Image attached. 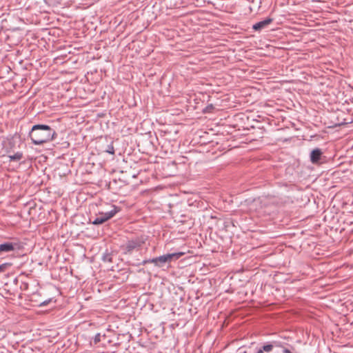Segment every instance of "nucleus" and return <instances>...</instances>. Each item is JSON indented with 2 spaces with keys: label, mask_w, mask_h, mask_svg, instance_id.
I'll return each mask as SVG.
<instances>
[{
  "label": "nucleus",
  "mask_w": 353,
  "mask_h": 353,
  "mask_svg": "<svg viewBox=\"0 0 353 353\" xmlns=\"http://www.w3.org/2000/svg\"><path fill=\"white\" fill-rule=\"evenodd\" d=\"M32 143L40 145L55 139L57 134L54 129L46 124L34 125L28 133Z\"/></svg>",
  "instance_id": "obj_1"
},
{
  "label": "nucleus",
  "mask_w": 353,
  "mask_h": 353,
  "mask_svg": "<svg viewBox=\"0 0 353 353\" xmlns=\"http://www.w3.org/2000/svg\"><path fill=\"white\" fill-rule=\"evenodd\" d=\"M285 344L280 341H267L256 347L255 353H270L274 348H282L283 353H293L292 350H294V348L292 346H290V349L287 348Z\"/></svg>",
  "instance_id": "obj_2"
},
{
  "label": "nucleus",
  "mask_w": 353,
  "mask_h": 353,
  "mask_svg": "<svg viewBox=\"0 0 353 353\" xmlns=\"http://www.w3.org/2000/svg\"><path fill=\"white\" fill-rule=\"evenodd\" d=\"M145 243L143 236H136L121 246V250L125 254H130L134 250H139Z\"/></svg>",
  "instance_id": "obj_3"
},
{
  "label": "nucleus",
  "mask_w": 353,
  "mask_h": 353,
  "mask_svg": "<svg viewBox=\"0 0 353 353\" xmlns=\"http://www.w3.org/2000/svg\"><path fill=\"white\" fill-rule=\"evenodd\" d=\"M112 209L108 212H99L97 217L94 219V220L92 221V224L94 225H100L108 220L110 219L112 217H113L117 212L120 211V208L112 205Z\"/></svg>",
  "instance_id": "obj_4"
},
{
  "label": "nucleus",
  "mask_w": 353,
  "mask_h": 353,
  "mask_svg": "<svg viewBox=\"0 0 353 353\" xmlns=\"http://www.w3.org/2000/svg\"><path fill=\"white\" fill-rule=\"evenodd\" d=\"M99 148L101 152H107L110 154H114L113 141H109L106 137L104 139V140L99 141Z\"/></svg>",
  "instance_id": "obj_5"
},
{
  "label": "nucleus",
  "mask_w": 353,
  "mask_h": 353,
  "mask_svg": "<svg viewBox=\"0 0 353 353\" xmlns=\"http://www.w3.org/2000/svg\"><path fill=\"white\" fill-rule=\"evenodd\" d=\"M19 248V245L17 243L6 242L0 244V253L10 252Z\"/></svg>",
  "instance_id": "obj_6"
},
{
  "label": "nucleus",
  "mask_w": 353,
  "mask_h": 353,
  "mask_svg": "<svg viewBox=\"0 0 353 353\" xmlns=\"http://www.w3.org/2000/svg\"><path fill=\"white\" fill-rule=\"evenodd\" d=\"M273 21V19L268 17L265 19L259 21L252 26V29L254 31L260 32L263 29L266 28Z\"/></svg>",
  "instance_id": "obj_7"
},
{
  "label": "nucleus",
  "mask_w": 353,
  "mask_h": 353,
  "mask_svg": "<svg viewBox=\"0 0 353 353\" xmlns=\"http://www.w3.org/2000/svg\"><path fill=\"white\" fill-rule=\"evenodd\" d=\"M322 152L319 148L313 150L310 153V160L312 163H319L322 158Z\"/></svg>",
  "instance_id": "obj_8"
},
{
  "label": "nucleus",
  "mask_w": 353,
  "mask_h": 353,
  "mask_svg": "<svg viewBox=\"0 0 353 353\" xmlns=\"http://www.w3.org/2000/svg\"><path fill=\"white\" fill-rule=\"evenodd\" d=\"M93 342L95 345L102 342L103 345H105V343H110V340L108 339V336L105 334H101L100 333H98L94 336Z\"/></svg>",
  "instance_id": "obj_9"
},
{
  "label": "nucleus",
  "mask_w": 353,
  "mask_h": 353,
  "mask_svg": "<svg viewBox=\"0 0 353 353\" xmlns=\"http://www.w3.org/2000/svg\"><path fill=\"white\" fill-rule=\"evenodd\" d=\"M154 265L158 268H163L168 264L165 255L153 258Z\"/></svg>",
  "instance_id": "obj_10"
},
{
  "label": "nucleus",
  "mask_w": 353,
  "mask_h": 353,
  "mask_svg": "<svg viewBox=\"0 0 353 353\" xmlns=\"http://www.w3.org/2000/svg\"><path fill=\"white\" fill-rule=\"evenodd\" d=\"M184 254L183 252H174L170 254H164L168 263H171L173 261L178 260L181 256Z\"/></svg>",
  "instance_id": "obj_11"
},
{
  "label": "nucleus",
  "mask_w": 353,
  "mask_h": 353,
  "mask_svg": "<svg viewBox=\"0 0 353 353\" xmlns=\"http://www.w3.org/2000/svg\"><path fill=\"white\" fill-rule=\"evenodd\" d=\"M10 161H19L23 158V154L22 152H17L14 154L8 155Z\"/></svg>",
  "instance_id": "obj_12"
},
{
  "label": "nucleus",
  "mask_w": 353,
  "mask_h": 353,
  "mask_svg": "<svg viewBox=\"0 0 353 353\" xmlns=\"http://www.w3.org/2000/svg\"><path fill=\"white\" fill-rule=\"evenodd\" d=\"M102 261L103 262L112 263V253L109 252L108 250H106L102 255Z\"/></svg>",
  "instance_id": "obj_13"
},
{
  "label": "nucleus",
  "mask_w": 353,
  "mask_h": 353,
  "mask_svg": "<svg viewBox=\"0 0 353 353\" xmlns=\"http://www.w3.org/2000/svg\"><path fill=\"white\" fill-rule=\"evenodd\" d=\"M52 301H53V299L50 298V299H48L42 301V302H40L37 305L39 307H44V306L48 305L50 303H51Z\"/></svg>",
  "instance_id": "obj_14"
},
{
  "label": "nucleus",
  "mask_w": 353,
  "mask_h": 353,
  "mask_svg": "<svg viewBox=\"0 0 353 353\" xmlns=\"http://www.w3.org/2000/svg\"><path fill=\"white\" fill-rule=\"evenodd\" d=\"M61 0H44V1L49 6H54L60 3Z\"/></svg>",
  "instance_id": "obj_15"
},
{
  "label": "nucleus",
  "mask_w": 353,
  "mask_h": 353,
  "mask_svg": "<svg viewBox=\"0 0 353 353\" xmlns=\"http://www.w3.org/2000/svg\"><path fill=\"white\" fill-rule=\"evenodd\" d=\"M147 263H154V261H153V258L152 259H145V260H143L141 264L142 265H145Z\"/></svg>",
  "instance_id": "obj_16"
},
{
  "label": "nucleus",
  "mask_w": 353,
  "mask_h": 353,
  "mask_svg": "<svg viewBox=\"0 0 353 353\" xmlns=\"http://www.w3.org/2000/svg\"><path fill=\"white\" fill-rule=\"evenodd\" d=\"M5 266H6V264H2L0 265V272L3 271Z\"/></svg>",
  "instance_id": "obj_17"
},
{
  "label": "nucleus",
  "mask_w": 353,
  "mask_h": 353,
  "mask_svg": "<svg viewBox=\"0 0 353 353\" xmlns=\"http://www.w3.org/2000/svg\"><path fill=\"white\" fill-rule=\"evenodd\" d=\"M13 283H14L15 285H17V284H18V279H17V278H15V279L13 280Z\"/></svg>",
  "instance_id": "obj_18"
},
{
  "label": "nucleus",
  "mask_w": 353,
  "mask_h": 353,
  "mask_svg": "<svg viewBox=\"0 0 353 353\" xmlns=\"http://www.w3.org/2000/svg\"><path fill=\"white\" fill-rule=\"evenodd\" d=\"M212 108H213V105H210L206 107V110L212 109Z\"/></svg>",
  "instance_id": "obj_19"
},
{
  "label": "nucleus",
  "mask_w": 353,
  "mask_h": 353,
  "mask_svg": "<svg viewBox=\"0 0 353 353\" xmlns=\"http://www.w3.org/2000/svg\"><path fill=\"white\" fill-rule=\"evenodd\" d=\"M313 2H323L324 0H312Z\"/></svg>",
  "instance_id": "obj_20"
},
{
  "label": "nucleus",
  "mask_w": 353,
  "mask_h": 353,
  "mask_svg": "<svg viewBox=\"0 0 353 353\" xmlns=\"http://www.w3.org/2000/svg\"><path fill=\"white\" fill-rule=\"evenodd\" d=\"M243 353H247V352H246V351H244V352H243Z\"/></svg>",
  "instance_id": "obj_21"
}]
</instances>
